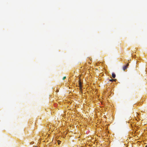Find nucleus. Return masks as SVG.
<instances>
[{
  "label": "nucleus",
  "instance_id": "1",
  "mask_svg": "<svg viewBox=\"0 0 147 147\" xmlns=\"http://www.w3.org/2000/svg\"><path fill=\"white\" fill-rule=\"evenodd\" d=\"M129 63H127L126 65H124L123 67V71H125L127 69V67L129 66Z\"/></svg>",
  "mask_w": 147,
  "mask_h": 147
},
{
  "label": "nucleus",
  "instance_id": "2",
  "mask_svg": "<svg viewBox=\"0 0 147 147\" xmlns=\"http://www.w3.org/2000/svg\"><path fill=\"white\" fill-rule=\"evenodd\" d=\"M116 75L114 73H112V77L113 78H114L115 77Z\"/></svg>",
  "mask_w": 147,
  "mask_h": 147
},
{
  "label": "nucleus",
  "instance_id": "3",
  "mask_svg": "<svg viewBox=\"0 0 147 147\" xmlns=\"http://www.w3.org/2000/svg\"><path fill=\"white\" fill-rule=\"evenodd\" d=\"M79 86L80 88H82V84L80 82L79 83Z\"/></svg>",
  "mask_w": 147,
  "mask_h": 147
},
{
  "label": "nucleus",
  "instance_id": "4",
  "mask_svg": "<svg viewBox=\"0 0 147 147\" xmlns=\"http://www.w3.org/2000/svg\"><path fill=\"white\" fill-rule=\"evenodd\" d=\"M115 80L114 79H110L109 80V81H111V82H113V81H115Z\"/></svg>",
  "mask_w": 147,
  "mask_h": 147
},
{
  "label": "nucleus",
  "instance_id": "5",
  "mask_svg": "<svg viewBox=\"0 0 147 147\" xmlns=\"http://www.w3.org/2000/svg\"><path fill=\"white\" fill-rule=\"evenodd\" d=\"M60 142H60V141H58V144H59V145L60 144Z\"/></svg>",
  "mask_w": 147,
  "mask_h": 147
},
{
  "label": "nucleus",
  "instance_id": "6",
  "mask_svg": "<svg viewBox=\"0 0 147 147\" xmlns=\"http://www.w3.org/2000/svg\"><path fill=\"white\" fill-rule=\"evenodd\" d=\"M64 79H65L64 77L63 78V80H64Z\"/></svg>",
  "mask_w": 147,
  "mask_h": 147
},
{
  "label": "nucleus",
  "instance_id": "7",
  "mask_svg": "<svg viewBox=\"0 0 147 147\" xmlns=\"http://www.w3.org/2000/svg\"><path fill=\"white\" fill-rule=\"evenodd\" d=\"M145 147H147V145Z\"/></svg>",
  "mask_w": 147,
  "mask_h": 147
},
{
  "label": "nucleus",
  "instance_id": "8",
  "mask_svg": "<svg viewBox=\"0 0 147 147\" xmlns=\"http://www.w3.org/2000/svg\"><path fill=\"white\" fill-rule=\"evenodd\" d=\"M33 144V143H31V144Z\"/></svg>",
  "mask_w": 147,
  "mask_h": 147
},
{
  "label": "nucleus",
  "instance_id": "9",
  "mask_svg": "<svg viewBox=\"0 0 147 147\" xmlns=\"http://www.w3.org/2000/svg\"><path fill=\"white\" fill-rule=\"evenodd\" d=\"M58 91H59V90H57V92H58Z\"/></svg>",
  "mask_w": 147,
  "mask_h": 147
},
{
  "label": "nucleus",
  "instance_id": "10",
  "mask_svg": "<svg viewBox=\"0 0 147 147\" xmlns=\"http://www.w3.org/2000/svg\"><path fill=\"white\" fill-rule=\"evenodd\" d=\"M58 91H59V90H57V92H58Z\"/></svg>",
  "mask_w": 147,
  "mask_h": 147
},
{
  "label": "nucleus",
  "instance_id": "11",
  "mask_svg": "<svg viewBox=\"0 0 147 147\" xmlns=\"http://www.w3.org/2000/svg\"><path fill=\"white\" fill-rule=\"evenodd\" d=\"M37 147V146H35V147Z\"/></svg>",
  "mask_w": 147,
  "mask_h": 147
},
{
  "label": "nucleus",
  "instance_id": "12",
  "mask_svg": "<svg viewBox=\"0 0 147 147\" xmlns=\"http://www.w3.org/2000/svg\"><path fill=\"white\" fill-rule=\"evenodd\" d=\"M65 79L66 78V77L65 76Z\"/></svg>",
  "mask_w": 147,
  "mask_h": 147
}]
</instances>
